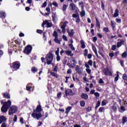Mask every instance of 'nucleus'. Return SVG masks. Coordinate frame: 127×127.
<instances>
[{
  "instance_id": "774afa93",
  "label": "nucleus",
  "mask_w": 127,
  "mask_h": 127,
  "mask_svg": "<svg viewBox=\"0 0 127 127\" xmlns=\"http://www.w3.org/2000/svg\"><path fill=\"white\" fill-rule=\"evenodd\" d=\"M1 127H6V124H5V123L3 122L2 124Z\"/></svg>"
},
{
  "instance_id": "4be33fe9",
  "label": "nucleus",
  "mask_w": 127,
  "mask_h": 127,
  "mask_svg": "<svg viewBox=\"0 0 127 127\" xmlns=\"http://www.w3.org/2000/svg\"><path fill=\"white\" fill-rule=\"evenodd\" d=\"M65 53L68 56H73L74 55V54H72V51H65Z\"/></svg>"
},
{
  "instance_id": "ddd939ff",
  "label": "nucleus",
  "mask_w": 127,
  "mask_h": 127,
  "mask_svg": "<svg viewBox=\"0 0 127 127\" xmlns=\"http://www.w3.org/2000/svg\"><path fill=\"white\" fill-rule=\"evenodd\" d=\"M75 69V71L77 72V73H78V75H81V74L83 73L82 72V70H81V69L79 67V65H76Z\"/></svg>"
},
{
  "instance_id": "f8f14e48",
  "label": "nucleus",
  "mask_w": 127,
  "mask_h": 127,
  "mask_svg": "<svg viewBox=\"0 0 127 127\" xmlns=\"http://www.w3.org/2000/svg\"><path fill=\"white\" fill-rule=\"evenodd\" d=\"M4 122H6V117L3 115L0 116V125Z\"/></svg>"
},
{
  "instance_id": "a211bd4d",
  "label": "nucleus",
  "mask_w": 127,
  "mask_h": 127,
  "mask_svg": "<svg viewBox=\"0 0 127 127\" xmlns=\"http://www.w3.org/2000/svg\"><path fill=\"white\" fill-rule=\"evenodd\" d=\"M67 33L70 36V37H73V35H74V29H72L70 30V32L69 31H67Z\"/></svg>"
},
{
  "instance_id": "79ce46f5",
  "label": "nucleus",
  "mask_w": 127,
  "mask_h": 127,
  "mask_svg": "<svg viewBox=\"0 0 127 127\" xmlns=\"http://www.w3.org/2000/svg\"><path fill=\"white\" fill-rule=\"evenodd\" d=\"M92 48L93 50V51L95 53V52H97V48H96V46H95V45H93L92 46Z\"/></svg>"
},
{
  "instance_id": "1a4fd4ad",
  "label": "nucleus",
  "mask_w": 127,
  "mask_h": 127,
  "mask_svg": "<svg viewBox=\"0 0 127 127\" xmlns=\"http://www.w3.org/2000/svg\"><path fill=\"white\" fill-rule=\"evenodd\" d=\"M45 24H47V27L48 28L52 27L53 25L52 23L48 22V20H46L45 21H44L43 22L42 24V27H44V25H45Z\"/></svg>"
},
{
  "instance_id": "9d476101",
  "label": "nucleus",
  "mask_w": 127,
  "mask_h": 127,
  "mask_svg": "<svg viewBox=\"0 0 127 127\" xmlns=\"http://www.w3.org/2000/svg\"><path fill=\"white\" fill-rule=\"evenodd\" d=\"M65 94L66 97H68V96H73V91L72 89H67L65 90Z\"/></svg>"
},
{
  "instance_id": "49530a36",
  "label": "nucleus",
  "mask_w": 127,
  "mask_h": 127,
  "mask_svg": "<svg viewBox=\"0 0 127 127\" xmlns=\"http://www.w3.org/2000/svg\"><path fill=\"white\" fill-rule=\"evenodd\" d=\"M109 57H111V58H113L114 56H115V54H114V52L110 53L109 54Z\"/></svg>"
},
{
  "instance_id": "6e6d98bb",
  "label": "nucleus",
  "mask_w": 127,
  "mask_h": 127,
  "mask_svg": "<svg viewBox=\"0 0 127 127\" xmlns=\"http://www.w3.org/2000/svg\"><path fill=\"white\" fill-rule=\"evenodd\" d=\"M90 32L92 35V36H94L95 35V30H94L93 29H91L90 31Z\"/></svg>"
},
{
  "instance_id": "5fc2aeb1",
  "label": "nucleus",
  "mask_w": 127,
  "mask_h": 127,
  "mask_svg": "<svg viewBox=\"0 0 127 127\" xmlns=\"http://www.w3.org/2000/svg\"><path fill=\"white\" fill-rule=\"evenodd\" d=\"M53 71L54 72H57L58 71V66L56 65L54 68Z\"/></svg>"
},
{
  "instance_id": "c9c22d12",
  "label": "nucleus",
  "mask_w": 127,
  "mask_h": 127,
  "mask_svg": "<svg viewBox=\"0 0 127 127\" xmlns=\"http://www.w3.org/2000/svg\"><path fill=\"white\" fill-rule=\"evenodd\" d=\"M69 47L71 49V50H73V51H75V48L73 47V44H70L68 45Z\"/></svg>"
},
{
  "instance_id": "c756f323",
  "label": "nucleus",
  "mask_w": 127,
  "mask_h": 127,
  "mask_svg": "<svg viewBox=\"0 0 127 127\" xmlns=\"http://www.w3.org/2000/svg\"><path fill=\"white\" fill-rule=\"evenodd\" d=\"M125 111H126V108L124 106H121L119 112L120 113H124V112H125Z\"/></svg>"
},
{
  "instance_id": "f704fd0d",
  "label": "nucleus",
  "mask_w": 127,
  "mask_h": 127,
  "mask_svg": "<svg viewBox=\"0 0 127 127\" xmlns=\"http://www.w3.org/2000/svg\"><path fill=\"white\" fill-rule=\"evenodd\" d=\"M98 53H99V55H101L102 56V57H103V58H105V55L103 54V53L102 52V51L101 50L98 51Z\"/></svg>"
},
{
  "instance_id": "de8ad7c7",
  "label": "nucleus",
  "mask_w": 127,
  "mask_h": 127,
  "mask_svg": "<svg viewBox=\"0 0 127 127\" xmlns=\"http://www.w3.org/2000/svg\"><path fill=\"white\" fill-rule=\"evenodd\" d=\"M80 17L79 16H78L76 18V19L75 20V22H76V23H80Z\"/></svg>"
},
{
  "instance_id": "dca6fc26",
  "label": "nucleus",
  "mask_w": 127,
  "mask_h": 127,
  "mask_svg": "<svg viewBox=\"0 0 127 127\" xmlns=\"http://www.w3.org/2000/svg\"><path fill=\"white\" fill-rule=\"evenodd\" d=\"M81 97L82 98V99H84V100H88L89 96L86 93H83L82 94H81Z\"/></svg>"
},
{
  "instance_id": "423d86ee",
  "label": "nucleus",
  "mask_w": 127,
  "mask_h": 127,
  "mask_svg": "<svg viewBox=\"0 0 127 127\" xmlns=\"http://www.w3.org/2000/svg\"><path fill=\"white\" fill-rule=\"evenodd\" d=\"M32 50V46L30 45L26 46L23 51L25 54H30L31 53V51Z\"/></svg>"
},
{
  "instance_id": "6e6552de",
  "label": "nucleus",
  "mask_w": 127,
  "mask_h": 127,
  "mask_svg": "<svg viewBox=\"0 0 127 127\" xmlns=\"http://www.w3.org/2000/svg\"><path fill=\"white\" fill-rule=\"evenodd\" d=\"M103 73L105 76H113L112 71L109 70L108 67L103 69Z\"/></svg>"
},
{
  "instance_id": "2f4dec72",
  "label": "nucleus",
  "mask_w": 127,
  "mask_h": 127,
  "mask_svg": "<svg viewBox=\"0 0 127 127\" xmlns=\"http://www.w3.org/2000/svg\"><path fill=\"white\" fill-rule=\"evenodd\" d=\"M67 7H68V5L64 4L63 6L62 10L63 11H65L67 9Z\"/></svg>"
},
{
  "instance_id": "a19ab883",
  "label": "nucleus",
  "mask_w": 127,
  "mask_h": 127,
  "mask_svg": "<svg viewBox=\"0 0 127 127\" xmlns=\"http://www.w3.org/2000/svg\"><path fill=\"white\" fill-rule=\"evenodd\" d=\"M62 92H59V93H58L57 98L58 99H61V98L62 97Z\"/></svg>"
},
{
  "instance_id": "a18cd8bd",
  "label": "nucleus",
  "mask_w": 127,
  "mask_h": 127,
  "mask_svg": "<svg viewBox=\"0 0 127 127\" xmlns=\"http://www.w3.org/2000/svg\"><path fill=\"white\" fill-rule=\"evenodd\" d=\"M127 52H126L123 53L122 55V57H123V58H126V57H127Z\"/></svg>"
},
{
  "instance_id": "6ab92c4d",
  "label": "nucleus",
  "mask_w": 127,
  "mask_h": 127,
  "mask_svg": "<svg viewBox=\"0 0 127 127\" xmlns=\"http://www.w3.org/2000/svg\"><path fill=\"white\" fill-rule=\"evenodd\" d=\"M50 73L53 77H55V78H58L59 77V75L54 72L51 71Z\"/></svg>"
},
{
  "instance_id": "0e129e2a",
  "label": "nucleus",
  "mask_w": 127,
  "mask_h": 127,
  "mask_svg": "<svg viewBox=\"0 0 127 127\" xmlns=\"http://www.w3.org/2000/svg\"><path fill=\"white\" fill-rule=\"evenodd\" d=\"M56 55H57V56H59V48H58V50L56 51Z\"/></svg>"
},
{
  "instance_id": "5701e85b",
  "label": "nucleus",
  "mask_w": 127,
  "mask_h": 127,
  "mask_svg": "<svg viewBox=\"0 0 127 127\" xmlns=\"http://www.w3.org/2000/svg\"><path fill=\"white\" fill-rule=\"evenodd\" d=\"M127 122V117L126 116H123L122 117V124L125 125Z\"/></svg>"
},
{
  "instance_id": "aec40b11",
  "label": "nucleus",
  "mask_w": 127,
  "mask_h": 127,
  "mask_svg": "<svg viewBox=\"0 0 127 127\" xmlns=\"http://www.w3.org/2000/svg\"><path fill=\"white\" fill-rule=\"evenodd\" d=\"M95 20L96 21V27H98V28H100L101 25L100 24V21H99L98 18H97V17H95Z\"/></svg>"
},
{
  "instance_id": "4d7b16f0",
  "label": "nucleus",
  "mask_w": 127,
  "mask_h": 127,
  "mask_svg": "<svg viewBox=\"0 0 127 127\" xmlns=\"http://www.w3.org/2000/svg\"><path fill=\"white\" fill-rule=\"evenodd\" d=\"M112 110L114 112H116L117 110V107H116L115 105H113L112 106Z\"/></svg>"
},
{
  "instance_id": "58836bf2",
  "label": "nucleus",
  "mask_w": 127,
  "mask_h": 127,
  "mask_svg": "<svg viewBox=\"0 0 127 127\" xmlns=\"http://www.w3.org/2000/svg\"><path fill=\"white\" fill-rule=\"evenodd\" d=\"M120 77V75L119 74H117L116 77L115 78V82H117L119 80V77Z\"/></svg>"
},
{
  "instance_id": "13d9d810",
  "label": "nucleus",
  "mask_w": 127,
  "mask_h": 127,
  "mask_svg": "<svg viewBox=\"0 0 127 127\" xmlns=\"http://www.w3.org/2000/svg\"><path fill=\"white\" fill-rule=\"evenodd\" d=\"M63 38L64 40L65 41H68V39L67 38V37H66L65 35H63Z\"/></svg>"
},
{
  "instance_id": "7ed1b4c3",
  "label": "nucleus",
  "mask_w": 127,
  "mask_h": 127,
  "mask_svg": "<svg viewBox=\"0 0 127 127\" xmlns=\"http://www.w3.org/2000/svg\"><path fill=\"white\" fill-rule=\"evenodd\" d=\"M10 68H11V69H14L15 71L18 70V69L20 68V63L18 61L13 62L10 64Z\"/></svg>"
},
{
  "instance_id": "4468645a",
  "label": "nucleus",
  "mask_w": 127,
  "mask_h": 127,
  "mask_svg": "<svg viewBox=\"0 0 127 127\" xmlns=\"http://www.w3.org/2000/svg\"><path fill=\"white\" fill-rule=\"evenodd\" d=\"M5 12L3 11L0 10V18H5Z\"/></svg>"
},
{
  "instance_id": "f03ea898",
  "label": "nucleus",
  "mask_w": 127,
  "mask_h": 127,
  "mask_svg": "<svg viewBox=\"0 0 127 127\" xmlns=\"http://www.w3.org/2000/svg\"><path fill=\"white\" fill-rule=\"evenodd\" d=\"M10 106H11V101L10 100H8L7 102H4V105L1 108L2 113H6L8 111V109L10 108Z\"/></svg>"
},
{
  "instance_id": "e2e57ef3",
  "label": "nucleus",
  "mask_w": 127,
  "mask_h": 127,
  "mask_svg": "<svg viewBox=\"0 0 127 127\" xmlns=\"http://www.w3.org/2000/svg\"><path fill=\"white\" fill-rule=\"evenodd\" d=\"M97 40H98V38H97V37H94L92 40V41L93 42H96V41H97Z\"/></svg>"
},
{
  "instance_id": "7c9ffc66",
  "label": "nucleus",
  "mask_w": 127,
  "mask_h": 127,
  "mask_svg": "<svg viewBox=\"0 0 127 127\" xmlns=\"http://www.w3.org/2000/svg\"><path fill=\"white\" fill-rule=\"evenodd\" d=\"M38 70V69L37 68L35 67V66L32 67L31 68V71L33 72V73H35Z\"/></svg>"
},
{
  "instance_id": "864d4df0",
  "label": "nucleus",
  "mask_w": 127,
  "mask_h": 127,
  "mask_svg": "<svg viewBox=\"0 0 127 127\" xmlns=\"http://www.w3.org/2000/svg\"><path fill=\"white\" fill-rule=\"evenodd\" d=\"M91 111H92V108L91 107H88L86 108V112L88 113L91 112Z\"/></svg>"
},
{
  "instance_id": "f257e3e1",
  "label": "nucleus",
  "mask_w": 127,
  "mask_h": 127,
  "mask_svg": "<svg viewBox=\"0 0 127 127\" xmlns=\"http://www.w3.org/2000/svg\"><path fill=\"white\" fill-rule=\"evenodd\" d=\"M43 109L41 107V105L40 104L37 105L36 109L33 110V112L32 114V118L34 119H36L37 120H39L40 118H42V114L41 112H42Z\"/></svg>"
},
{
  "instance_id": "f3484780",
  "label": "nucleus",
  "mask_w": 127,
  "mask_h": 127,
  "mask_svg": "<svg viewBox=\"0 0 127 127\" xmlns=\"http://www.w3.org/2000/svg\"><path fill=\"white\" fill-rule=\"evenodd\" d=\"M81 8L83 9L81 12H80V16L81 17H83V16H85L86 15V12H85V10H84V6H82Z\"/></svg>"
},
{
  "instance_id": "69168bd1",
  "label": "nucleus",
  "mask_w": 127,
  "mask_h": 127,
  "mask_svg": "<svg viewBox=\"0 0 127 127\" xmlns=\"http://www.w3.org/2000/svg\"><path fill=\"white\" fill-rule=\"evenodd\" d=\"M31 86H26V90L27 91H28L29 92L30 91V90H31Z\"/></svg>"
},
{
  "instance_id": "c85d7f7f",
  "label": "nucleus",
  "mask_w": 127,
  "mask_h": 127,
  "mask_svg": "<svg viewBox=\"0 0 127 127\" xmlns=\"http://www.w3.org/2000/svg\"><path fill=\"white\" fill-rule=\"evenodd\" d=\"M104 32H106V33H108V32H110V30H109V27H104L103 29Z\"/></svg>"
},
{
  "instance_id": "412c9836",
  "label": "nucleus",
  "mask_w": 127,
  "mask_h": 127,
  "mask_svg": "<svg viewBox=\"0 0 127 127\" xmlns=\"http://www.w3.org/2000/svg\"><path fill=\"white\" fill-rule=\"evenodd\" d=\"M71 109H72V107L71 106L67 107L65 109V114H66V115H68L69 114V112H70V111H71Z\"/></svg>"
},
{
  "instance_id": "20e7f679",
  "label": "nucleus",
  "mask_w": 127,
  "mask_h": 127,
  "mask_svg": "<svg viewBox=\"0 0 127 127\" xmlns=\"http://www.w3.org/2000/svg\"><path fill=\"white\" fill-rule=\"evenodd\" d=\"M53 54H52V53L51 52H50L48 55L46 57L47 64L48 65H50L52 63V61H53Z\"/></svg>"
},
{
  "instance_id": "680f3d73",
  "label": "nucleus",
  "mask_w": 127,
  "mask_h": 127,
  "mask_svg": "<svg viewBox=\"0 0 127 127\" xmlns=\"http://www.w3.org/2000/svg\"><path fill=\"white\" fill-rule=\"evenodd\" d=\"M103 111H104V107H102L99 108V113H102Z\"/></svg>"
},
{
  "instance_id": "09e8293b",
  "label": "nucleus",
  "mask_w": 127,
  "mask_h": 127,
  "mask_svg": "<svg viewBox=\"0 0 127 127\" xmlns=\"http://www.w3.org/2000/svg\"><path fill=\"white\" fill-rule=\"evenodd\" d=\"M111 49L113 51H115L117 49V46L116 45H113L111 47Z\"/></svg>"
},
{
  "instance_id": "ea45409f",
  "label": "nucleus",
  "mask_w": 127,
  "mask_h": 127,
  "mask_svg": "<svg viewBox=\"0 0 127 127\" xmlns=\"http://www.w3.org/2000/svg\"><path fill=\"white\" fill-rule=\"evenodd\" d=\"M111 26L112 27L113 30H115V28H116V25L115 24H114V23H113L112 21H111Z\"/></svg>"
},
{
  "instance_id": "b1692460",
  "label": "nucleus",
  "mask_w": 127,
  "mask_h": 127,
  "mask_svg": "<svg viewBox=\"0 0 127 127\" xmlns=\"http://www.w3.org/2000/svg\"><path fill=\"white\" fill-rule=\"evenodd\" d=\"M3 96L5 99H10V95L9 93H4Z\"/></svg>"
},
{
  "instance_id": "e433bc0d",
  "label": "nucleus",
  "mask_w": 127,
  "mask_h": 127,
  "mask_svg": "<svg viewBox=\"0 0 127 127\" xmlns=\"http://www.w3.org/2000/svg\"><path fill=\"white\" fill-rule=\"evenodd\" d=\"M83 55L85 57H86V56H87V55H88V49H85L84 50Z\"/></svg>"
},
{
  "instance_id": "2eb2a0df",
  "label": "nucleus",
  "mask_w": 127,
  "mask_h": 127,
  "mask_svg": "<svg viewBox=\"0 0 127 127\" xmlns=\"http://www.w3.org/2000/svg\"><path fill=\"white\" fill-rule=\"evenodd\" d=\"M69 7H70L71 10L74 11L76 9V4L71 3L69 4Z\"/></svg>"
},
{
  "instance_id": "9b49d317",
  "label": "nucleus",
  "mask_w": 127,
  "mask_h": 127,
  "mask_svg": "<svg viewBox=\"0 0 127 127\" xmlns=\"http://www.w3.org/2000/svg\"><path fill=\"white\" fill-rule=\"evenodd\" d=\"M84 66L86 67V68H90V66H93V61L92 60H90L88 61L87 63H85L84 64Z\"/></svg>"
},
{
  "instance_id": "bf43d9fd",
  "label": "nucleus",
  "mask_w": 127,
  "mask_h": 127,
  "mask_svg": "<svg viewBox=\"0 0 127 127\" xmlns=\"http://www.w3.org/2000/svg\"><path fill=\"white\" fill-rule=\"evenodd\" d=\"M53 5L55 6L56 7H58V4L56 2H53L52 3Z\"/></svg>"
},
{
  "instance_id": "bb28decb",
  "label": "nucleus",
  "mask_w": 127,
  "mask_h": 127,
  "mask_svg": "<svg viewBox=\"0 0 127 127\" xmlns=\"http://www.w3.org/2000/svg\"><path fill=\"white\" fill-rule=\"evenodd\" d=\"M117 16H119V10L116 9L114 14V17H117Z\"/></svg>"
},
{
  "instance_id": "39448f33",
  "label": "nucleus",
  "mask_w": 127,
  "mask_h": 127,
  "mask_svg": "<svg viewBox=\"0 0 127 127\" xmlns=\"http://www.w3.org/2000/svg\"><path fill=\"white\" fill-rule=\"evenodd\" d=\"M16 112H17V107L15 106H12L9 109L8 115L9 116H11V115L15 114Z\"/></svg>"
},
{
  "instance_id": "72a5a7b5",
  "label": "nucleus",
  "mask_w": 127,
  "mask_h": 127,
  "mask_svg": "<svg viewBox=\"0 0 127 127\" xmlns=\"http://www.w3.org/2000/svg\"><path fill=\"white\" fill-rule=\"evenodd\" d=\"M100 105H101V102H100V101H98L95 107V110H97V109H98V108L100 107Z\"/></svg>"
},
{
  "instance_id": "cd10ccee",
  "label": "nucleus",
  "mask_w": 127,
  "mask_h": 127,
  "mask_svg": "<svg viewBox=\"0 0 127 127\" xmlns=\"http://www.w3.org/2000/svg\"><path fill=\"white\" fill-rule=\"evenodd\" d=\"M67 23H68V21H65L64 22V23L61 26V28H65V27L67 26Z\"/></svg>"
},
{
  "instance_id": "c03bdc74",
  "label": "nucleus",
  "mask_w": 127,
  "mask_h": 127,
  "mask_svg": "<svg viewBox=\"0 0 127 127\" xmlns=\"http://www.w3.org/2000/svg\"><path fill=\"white\" fill-rule=\"evenodd\" d=\"M86 71L87 73V74H90L91 72H92V70L90 69V68H86Z\"/></svg>"
},
{
  "instance_id": "a878e982",
  "label": "nucleus",
  "mask_w": 127,
  "mask_h": 127,
  "mask_svg": "<svg viewBox=\"0 0 127 127\" xmlns=\"http://www.w3.org/2000/svg\"><path fill=\"white\" fill-rule=\"evenodd\" d=\"M80 44L81 45V48L84 49V48H86V45H85V43L84 42V41L81 40Z\"/></svg>"
},
{
  "instance_id": "8fccbe9b",
  "label": "nucleus",
  "mask_w": 127,
  "mask_h": 127,
  "mask_svg": "<svg viewBox=\"0 0 127 127\" xmlns=\"http://www.w3.org/2000/svg\"><path fill=\"white\" fill-rule=\"evenodd\" d=\"M37 33H39V34H41L42 33H43V31L42 30L38 29L36 31Z\"/></svg>"
},
{
  "instance_id": "052dcab7",
  "label": "nucleus",
  "mask_w": 127,
  "mask_h": 127,
  "mask_svg": "<svg viewBox=\"0 0 127 127\" xmlns=\"http://www.w3.org/2000/svg\"><path fill=\"white\" fill-rule=\"evenodd\" d=\"M13 122H17V116L14 115V119H13Z\"/></svg>"
},
{
  "instance_id": "37998d69",
  "label": "nucleus",
  "mask_w": 127,
  "mask_h": 127,
  "mask_svg": "<svg viewBox=\"0 0 127 127\" xmlns=\"http://www.w3.org/2000/svg\"><path fill=\"white\" fill-rule=\"evenodd\" d=\"M123 80H125V81H127V75L126 74H123Z\"/></svg>"
},
{
  "instance_id": "3c124183",
  "label": "nucleus",
  "mask_w": 127,
  "mask_h": 127,
  "mask_svg": "<svg viewBox=\"0 0 127 127\" xmlns=\"http://www.w3.org/2000/svg\"><path fill=\"white\" fill-rule=\"evenodd\" d=\"M56 59H57V61L58 62H59V61H60V60H61V57H60V55L57 56Z\"/></svg>"
},
{
  "instance_id": "4c0bfd02",
  "label": "nucleus",
  "mask_w": 127,
  "mask_h": 127,
  "mask_svg": "<svg viewBox=\"0 0 127 127\" xmlns=\"http://www.w3.org/2000/svg\"><path fill=\"white\" fill-rule=\"evenodd\" d=\"M43 39L45 40H46V39H47V37H46V32H43Z\"/></svg>"
},
{
  "instance_id": "338daca9",
  "label": "nucleus",
  "mask_w": 127,
  "mask_h": 127,
  "mask_svg": "<svg viewBox=\"0 0 127 127\" xmlns=\"http://www.w3.org/2000/svg\"><path fill=\"white\" fill-rule=\"evenodd\" d=\"M92 54H89L88 55H87V58L88 59H91L92 58Z\"/></svg>"
},
{
  "instance_id": "473e14b6",
  "label": "nucleus",
  "mask_w": 127,
  "mask_h": 127,
  "mask_svg": "<svg viewBox=\"0 0 127 127\" xmlns=\"http://www.w3.org/2000/svg\"><path fill=\"white\" fill-rule=\"evenodd\" d=\"M8 54L10 56L11 55H12V48H9L8 50Z\"/></svg>"
},
{
  "instance_id": "603ef678",
  "label": "nucleus",
  "mask_w": 127,
  "mask_h": 127,
  "mask_svg": "<svg viewBox=\"0 0 127 127\" xmlns=\"http://www.w3.org/2000/svg\"><path fill=\"white\" fill-rule=\"evenodd\" d=\"M94 96H95V97H96L97 99H98V98L100 97V93H99L98 92H95L94 93Z\"/></svg>"
},
{
  "instance_id": "0eeeda50",
  "label": "nucleus",
  "mask_w": 127,
  "mask_h": 127,
  "mask_svg": "<svg viewBox=\"0 0 127 127\" xmlns=\"http://www.w3.org/2000/svg\"><path fill=\"white\" fill-rule=\"evenodd\" d=\"M53 36L55 37L54 41L55 42V43L61 44V43L60 42V40L58 39V33H57V31H54L53 34Z\"/></svg>"
},
{
  "instance_id": "393cba45",
  "label": "nucleus",
  "mask_w": 127,
  "mask_h": 127,
  "mask_svg": "<svg viewBox=\"0 0 127 127\" xmlns=\"http://www.w3.org/2000/svg\"><path fill=\"white\" fill-rule=\"evenodd\" d=\"M80 107H84L86 105V103L84 100H81L80 101Z\"/></svg>"
}]
</instances>
